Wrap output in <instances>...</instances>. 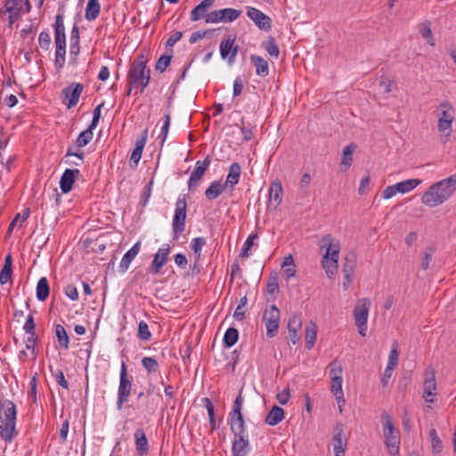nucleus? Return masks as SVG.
Returning a JSON list of instances; mask_svg holds the SVG:
<instances>
[{
	"instance_id": "nucleus-17",
	"label": "nucleus",
	"mask_w": 456,
	"mask_h": 456,
	"mask_svg": "<svg viewBox=\"0 0 456 456\" xmlns=\"http://www.w3.org/2000/svg\"><path fill=\"white\" fill-rule=\"evenodd\" d=\"M216 0H203L198 5H196L191 12V20L198 21L208 18L210 12V9L213 7Z\"/></svg>"
},
{
	"instance_id": "nucleus-55",
	"label": "nucleus",
	"mask_w": 456,
	"mask_h": 456,
	"mask_svg": "<svg viewBox=\"0 0 456 456\" xmlns=\"http://www.w3.org/2000/svg\"><path fill=\"white\" fill-rule=\"evenodd\" d=\"M248 299H247V294H245L239 302L238 306L235 309V312L233 314V317L237 321H242L245 318V312L241 311L242 307H244L247 305Z\"/></svg>"
},
{
	"instance_id": "nucleus-54",
	"label": "nucleus",
	"mask_w": 456,
	"mask_h": 456,
	"mask_svg": "<svg viewBox=\"0 0 456 456\" xmlns=\"http://www.w3.org/2000/svg\"><path fill=\"white\" fill-rule=\"evenodd\" d=\"M50 370H51V373L54 376L55 380L58 383V385H60L64 389H68L69 383L65 379L63 371L60 369L53 370L52 366H50Z\"/></svg>"
},
{
	"instance_id": "nucleus-25",
	"label": "nucleus",
	"mask_w": 456,
	"mask_h": 456,
	"mask_svg": "<svg viewBox=\"0 0 456 456\" xmlns=\"http://www.w3.org/2000/svg\"><path fill=\"white\" fill-rule=\"evenodd\" d=\"M54 28V44L66 45L65 27L63 23L62 14H57L55 17Z\"/></svg>"
},
{
	"instance_id": "nucleus-35",
	"label": "nucleus",
	"mask_w": 456,
	"mask_h": 456,
	"mask_svg": "<svg viewBox=\"0 0 456 456\" xmlns=\"http://www.w3.org/2000/svg\"><path fill=\"white\" fill-rule=\"evenodd\" d=\"M202 401H203V403L208 411L209 426H210L211 431L217 430L219 428V426L216 423V409H215L214 404L212 403L211 400L208 397H204L202 399Z\"/></svg>"
},
{
	"instance_id": "nucleus-37",
	"label": "nucleus",
	"mask_w": 456,
	"mask_h": 456,
	"mask_svg": "<svg viewBox=\"0 0 456 456\" xmlns=\"http://www.w3.org/2000/svg\"><path fill=\"white\" fill-rule=\"evenodd\" d=\"M356 259V254L354 251L347 253L344 257L342 273H346V276L348 274H354L357 261Z\"/></svg>"
},
{
	"instance_id": "nucleus-33",
	"label": "nucleus",
	"mask_w": 456,
	"mask_h": 456,
	"mask_svg": "<svg viewBox=\"0 0 456 456\" xmlns=\"http://www.w3.org/2000/svg\"><path fill=\"white\" fill-rule=\"evenodd\" d=\"M236 40V35H227L220 43V55L223 60L229 58L231 48Z\"/></svg>"
},
{
	"instance_id": "nucleus-62",
	"label": "nucleus",
	"mask_w": 456,
	"mask_h": 456,
	"mask_svg": "<svg viewBox=\"0 0 456 456\" xmlns=\"http://www.w3.org/2000/svg\"><path fill=\"white\" fill-rule=\"evenodd\" d=\"M153 185V179H151L143 188L141 194V204L145 206L151 197V190Z\"/></svg>"
},
{
	"instance_id": "nucleus-18",
	"label": "nucleus",
	"mask_w": 456,
	"mask_h": 456,
	"mask_svg": "<svg viewBox=\"0 0 456 456\" xmlns=\"http://www.w3.org/2000/svg\"><path fill=\"white\" fill-rule=\"evenodd\" d=\"M232 444V456H247L249 452V441L247 435L233 436Z\"/></svg>"
},
{
	"instance_id": "nucleus-20",
	"label": "nucleus",
	"mask_w": 456,
	"mask_h": 456,
	"mask_svg": "<svg viewBox=\"0 0 456 456\" xmlns=\"http://www.w3.org/2000/svg\"><path fill=\"white\" fill-rule=\"evenodd\" d=\"M343 431L344 426L341 422H337L334 428V436H333V451L334 452H341L342 456H344L346 439L343 438Z\"/></svg>"
},
{
	"instance_id": "nucleus-39",
	"label": "nucleus",
	"mask_w": 456,
	"mask_h": 456,
	"mask_svg": "<svg viewBox=\"0 0 456 456\" xmlns=\"http://www.w3.org/2000/svg\"><path fill=\"white\" fill-rule=\"evenodd\" d=\"M219 12L221 17V22L224 23L232 22L235 20H237L241 14V11L233 8L220 9Z\"/></svg>"
},
{
	"instance_id": "nucleus-30",
	"label": "nucleus",
	"mask_w": 456,
	"mask_h": 456,
	"mask_svg": "<svg viewBox=\"0 0 456 456\" xmlns=\"http://www.w3.org/2000/svg\"><path fill=\"white\" fill-rule=\"evenodd\" d=\"M284 414L285 411L281 407L273 405L266 415L265 421L269 426H276L284 419Z\"/></svg>"
},
{
	"instance_id": "nucleus-5",
	"label": "nucleus",
	"mask_w": 456,
	"mask_h": 456,
	"mask_svg": "<svg viewBox=\"0 0 456 456\" xmlns=\"http://www.w3.org/2000/svg\"><path fill=\"white\" fill-rule=\"evenodd\" d=\"M370 307V300L369 298H362L354 309V318L358 332L361 336L365 337L367 331V321L369 310Z\"/></svg>"
},
{
	"instance_id": "nucleus-12",
	"label": "nucleus",
	"mask_w": 456,
	"mask_h": 456,
	"mask_svg": "<svg viewBox=\"0 0 456 456\" xmlns=\"http://www.w3.org/2000/svg\"><path fill=\"white\" fill-rule=\"evenodd\" d=\"M440 107L444 110L438 117V131L440 133H445L447 130L451 131L452 129V123L453 121V109L450 102L446 101L443 102L440 104Z\"/></svg>"
},
{
	"instance_id": "nucleus-11",
	"label": "nucleus",
	"mask_w": 456,
	"mask_h": 456,
	"mask_svg": "<svg viewBox=\"0 0 456 456\" xmlns=\"http://www.w3.org/2000/svg\"><path fill=\"white\" fill-rule=\"evenodd\" d=\"M83 90L84 85L76 82L69 84L61 90V94L68 100V102H63L68 109H71L77 104Z\"/></svg>"
},
{
	"instance_id": "nucleus-16",
	"label": "nucleus",
	"mask_w": 456,
	"mask_h": 456,
	"mask_svg": "<svg viewBox=\"0 0 456 456\" xmlns=\"http://www.w3.org/2000/svg\"><path fill=\"white\" fill-rule=\"evenodd\" d=\"M170 253V247L167 245L166 248H159L158 253L154 256L151 265L149 266V272L153 274L160 273L161 268L166 265L168 260V255Z\"/></svg>"
},
{
	"instance_id": "nucleus-2",
	"label": "nucleus",
	"mask_w": 456,
	"mask_h": 456,
	"mask_svg": "<svg viewBox=\"0 0 456 456\" xmlns=\"http://www.w3.org/2000/svg\"><path fill=\"white\" fill-rule=\"evenodd\" d=\"M17 410L11 400L0 399V437L11 443L17 435L16 431Z\"/></svg>"
},
{
	"instance_id": "nucleus-58",
	"label": "nucleus",
	"mask_w": 456,
	"mask_h": 456,
	"mask_svg": "<svg viewBox=\"0 0 456 456\" xmlns=\"http://www.w3.org/2000/svg\"><path fill=\"white\" fill-rule=\"evenodd\" d=\"M343 378L342 376H335L331 379L330 390L334 395L343 393L342 390Z\"/></svg>"
},
{
	"instance_id": "nucleus-49",
	"label": "nucleus",
	"mask_w": 456,
	"mask_h": 456,
	"mask_svg": "<svg viewBox=\"0 0 456 456\" xmlns=\"http://www.w3.org/2000/svg\"><path fill=\"white\" fill-rule=\"evenodd\" d=\"M257 238H258L257 233H252L247 238L246 241L244 242V244L242 246L240 253V257H248V251L253 247L254 240Z\"/></svg>"
},
{
	"instance_id": "nucleus-31",
	"label": "nucleus",
	"mask_w": 456,
	"mask_h": 456,
	"mask_svg": "<svg viewBox=\"0 0 456 456\" xmlns=\"http://www.w3.org/2000/svg\"><path fill=\"white\" fill-rule=\"evenodd\" d=\"M398 433H384L385 444L392 456L399 454L400 438Z\"/></svg>"
},
{
	"instance_id": "nucleus-21",
	"label": "nucleus",
	"mask_w": 456,
	"mask_h": 456,
	"mask_svg": "<svg viewBox=\"0 0 456 456\" xmlns=\"http://www.w3.org/2000/svg\"><path fill=\"white\" fill-rule=\"evenodd\" d=\"M147 141V129H145L142 135L137 138L135 146L130 157V166L136 167L142 158V151Z\"/></svg>"
},
{
	"instance_id": "nucleus-6",
	"label": "nucleus",
	"mask_w": 456,
	"mask_h": 456,
	"mask_svg": "<svg viewBox=\"0 0 456 456\" xmlns=\"http://www.w3.org/2000/svg\"><path fill=\"white\" fill-rule=\"evenodd\" d=\"M93 130L94 129L88 126L78 134L73 144L68 147L65 154L66 159L69 157H76L78 160L84 159V151L80 149L86 146L91 142L94 136Z\"/></svg>"
},
{
	"instance_id": "nucleus-57",
	"label": "nucleus",
	"mask_w": 456,
	"mask_h": 456,
	"mask_svg": "<svg viewBox=\"0 0 456 456\" xmlns=\"http://www.w3.org/2000/svg\"><path fill=\"white\" fill-rule=\"evenodd\" d=\"M322 268L325 270L327 275L331 277L338 271V264L333 263L331 260L323 259L322 260Z\"/></svg>"
},
{
	"instance_id": "nucleus-59",
	"label": "nucleus",
	"mask_w": 456,
	"mask_h": 456,
	"mask_svg": "<svg viewBox=\"0 0 456 456\" xmlns=\"http://www.w3.org/2000/svg\"><path fill=\"white\" fill-rule=\"evenodd\" d=\"M330 375L331 379L333 377H335V376H342V374H343V366H342L341 362L338 359H334L330 363Z\"/></svg>"
},
{
	"instance_id": "nucleus-23",
	"label": "nucleus",
	"mask_w": 456,
	"mask_h": 456,
	"mask_svg": "<svg viewBox=\"0 0 456 456\" xmlns=\"http://www.w3.org/2000/svg\"><path fill=\"white\" fill-rule=\"evenodd\" d=\"M231 432L233 436L247 435L246 424L243 414H236L228 417Z\"/></svg>"
},
{
	"instance_id": "nucleus-34",
	"label": "nucleus",
	"mask_w": 456,
	"mask_h": 456,
	"mask_svg": "<svg viewBox=\"0 0 456 456\" xmlns=\"http://www.w3.org/2000/svg\"><path fill=\"white\" fill-rule=\"evenodd\" d=\"M50 287L49 281L46 277H42L39 279L37 284V298L44 302L49 297Z\"/></svg>"
},
{
	"instance_id": "nucleus-13",
	"label": "nucleus",
	"mask_w": 456,
	"mask_h": 456,
	"mask_svg": "<svg viewBox=\"0 0 456 456\" xmlns=\"http://www.w3.org/2000/svg\"><path fill=\"white\" fill-rule=\"evenodd\" d=\"M436 371L433 368L428 367L425 370L424 380V392L423 397L428 403H434L432 397L436 396Z\"/></svg>"
},
{
	"instance_id": "nucleus-14",
	"label": "nucleus",
	"mask_w": 456,
	"mask_h": 456,
	"mask_svg": "<svg viewBox=\"0 0 456 456\" xmlns=\"http://www.w3.org/2000/svg\"><path fill=\"white\" fill-rule=\"evenodd\" d=\"M247 15L251 19L255 25L261 30L269 31L272 28V20L269 16L256 8L248 7Z\"/></svg>"
},
{
	"instance_id": "nucleus-60",
	"label": "nucleus",
	"mask_w": 456,
	"mask_h": 456,
	"mask_svg": "<svg viewBox=\"0 0 456 456\" xmlns=\"http://www.w3.org/2000/svg\"><path fill=\"white\" fill-rule=\"evenodd\" d=\"M434 251H435V248L433 247H428L426 248V250L423 254L424 256H423V258L421 260V265H420V267L423 270H427L428 268L429 264L432 260Z\"/></svg>"
},
{
	"instance_id": "nucleus-10",
	"label": "nucleus",
	"mask_w": 456,
	"mask_h": 456,
	"mask_svg": "<svg viewBox=\"0 0 456 456\" xmlns=\"http://www.w3.org/2000/svg\"><path fill=\"white\" fill-rule=\"evenodd\" d=\"M211 163L210 156L208 155L204 160H198L196 162V166L191 172L189 181H188V189L191 191H193L198 187L199 182L202 179L204 174L208 169L209 165Z\"/></svg>"
},
{
	"instance_id": "nucleus-24",
	"label": "nucleus",
	"mask_w": 456,
	"mask_h": 456,
	"mask_svg": "<svg viewBox=\"0 0 456 456\" xmlns=\"http://www.w3.org/2000/svg\"><path fill=\"white\" fill-rule=\"evenodd\" d=\"M356 144L351 142L345 146L342 150V158L340 161V169L343 172H346L349 169L353 163V154L356 149Z\"/></svg>"
},
{
	"instance_id": "nucleus-52",
	"label": "nucleus",
	"mask_w": 456,
	"mask_h": 456,
	"mask_svg": "<svg viewBox=\"0 0 456 456\" xmlns=\"http://www.w3.org/2000/svg\"><path fill=\"white\" fill-rule=\"evenodd\" d=\"M266 291L270 295H275L279 292L278 277L276 274L269 276L266 284Z\"/></svg>"
},
{
	"instance_id": "nucleus-4",
	"label": "nucleus",
	"mask_w": 456,
	"mask_h": 456,
	"mask_svg": "<svg viewBox=\"0 0 456 456\" xmlns=\"http://www.w3.org/2000/svg\"><path fill=\"white\" fill-rule=\"evenodd\" d=\"M186 212V195H180L175 202V210L172 222L174 240H177L185 229Z\"/></svg>"
},
{
	"instance_id": "nucleus-47",
	"label": "nucleus",
	"mask_w": 456,
	"mask_h": 456,
	"mask_svg": "<svg viewBox=\"0 0 456 456\" xmlns=\"http://www.w3.org/2000/svg\"><path fill=\"white\" fill-rule=\"evenodd\" d=\"M172 54H163L161 55L155 64V70L159 73H163L167 68L170 65Z\"/></svg>"
},
{
	"instance_id": "nucleus-9",
	"label": "nucleus",
	"mask_w": 456,
	"mask_h": 456,
	"mask_svg": "<svg viewBox=\"0 0 456 456\" xmlns=\"http://www.w3.org/2000/svg\"><path fill=\"white\" fill-rule=\"evenodd\" d=\"M22 0H6L4 6L0 11L1 18L8 20L9 27L17 21L24 12L21 6Z\"/></svg>"
},
{
	"instance_id": "nucleus-7",
	"label": "nucleus",
	"mask_w": 456,
	"mask_h": 456,
	"mask_svg": "<svg viewBox=\"0 0 456 456\" xmlns=\"http://www.w3.org/2000/svg\"><path fill=\"white\" fill-rule=\"evenodd\" d=\"M280 317V310L275 305H270V308L265 309L263 313V322L266 328V337L268 338H272L277 335Z\"/></svg>"
},
{
	"instance_id": "nucleus-19",
	"label": "nucleus",
	"mask_w": 456,
	"mask_h": 456,
	"mask_svg": "<svg viewBox=\"0 0 456 456\" xmlns=\"http://www.w3.org/2000/svg\"><path fill=\"white\" fill-rule=\"evenodd\" d=\"M147 73L151 75V69H147V67L131 64L126 75V81L128 85H134L139 80H142L147 77Z\"/></svg>"
},
{
	"instance_id": "nucleus-36",
	"label": "nucleus",
	"mask_w": 456,
	"mask_h": 456,
	"mask_svg": "<svg viewBox=\"0 0 456 456\" xmlns=\"http://www.w3.org/2000/svg\"><path fill=\"white\" fill-rule=\"evenodd\" d=\"M100 11L101 5L98 0H88L85 17L87 20H94L99 16Z\"/></svg>"
},
{
	"instance_id": "nucleus-61",
	"label": "nucleus",
	"mask_w": 456,
	"mask_h": 456,
	"mask_svg": "<svg viewBox=\"0 0 456 456\" xmlns=\"http://www.w3.org/2000/svg\"><path fill=\"white\" fill-rule=\"evenodd\" d=\"M398 359H399V352L397 350V343L395 341L393 343V346H392V349H391L389 356H388L387 366L394 368L398 363Z\"/></svg>"
},
{
	"instance_id": "nucleus-44",
	"label": "nucleus",
	"mask_w": 456,
	"mask_h": 456,
	"mask_svg": "<svg viewBox=\"0 0 456 456\" xmlns=\"http://www.w3.org/2000/svg\"><path fill=\"white\" fill-rule=\"evenodd\" d=\"M429 437L431 442L432 452L434 453L441 452L444 448L443 442L438 436L436 430L435 428H431L429 430Z\"/></svg>"
},
{
	"instance_id": "nucleus-42",
	"label": "nucleus",
	"mask_w": 456,
	"mask_h": 456,
	"mask_svg": "<svg viewBox=\"0 0 456 456\" xmlns=\"http://www.w3.org/2000/svg\"><path fill=\"white\" fill-rule=\"evenodd\" d=\"M66 45H55V60L54 66L56 69L61 70L65 64L66 60Z\"/></svg>"
},
{
	"instance_id": "nucleus-32",
	"label": "nucleus",
	"mask_w": 456,
	"mask_h": 456,
	"mask_svg": "<svg viewBox=\"0 0 456 456\" xmlns=\"http://www.w3.org/2000/svg\"><path fill=\"white\" fill-rule=\"evenodd\" d=\"M251 61L256 66V73L260 77H266L269 73L268 62L261 56L252 54Z\"/></svg>"
},
{
	"instance_id": "nucleus-41",
	"label": "nucleus",
	"mask_w": 456,
	"mask_h": 456,
	"mask_svg": "<svg viewBox=\"0 0 456 456\" xmlns=\"http://www.w3.org/2000/svg\"><path fill=\"white\" fill-rule=\"evenodd\" d=\"M317 337V326L310 322L305 328V347L310 350L314 347Z\"/></svg>"
},
{
	"instance_id": "nucleus-1",
	"label": "nucleus",
	"mask_w": 456,
	"mask_h": 456,
	"mask_svg": "<svg viewBox=\"0 0 456 456\" xmlns=\"http://www.w3.org/2000/svg\"><path fill=\"white\" fill-rule=\"evenodd\" d=\"M456 191V174L432 184L422 195L421 201L436 207L447 200Z\"/></svg>"
},
{
	"instance_id": "nucleus-64",
	"label": "nucleus",
	"mask_w": 456,
	"mask_h": 456,
	"mask_svg": "<svg viewBox=\"0 0 456 456\" xmlns=\"http://www.w3.org/2000/svg\"><path fill=\"white\" fill-rule=\"evenodd\" d=\"M79 53H80L79 43H70L69 54H70V63L71 64L77 65V56H78Z\"/></svg>"
},
{
	"instance_id": "nucleus-56",
	"label": "nucleus",
	"mask_w": 456,
	"mask_h": 456,
	"mask_svg": "<svg viewBox=\"0 0 456 456\" xmlns=\"http://www.w3.org/2000/svg\"><path fill=\"white\" fill-rule=\"evenodd\" d=\"M242 404H243V397H242V391L240 390L239 392V395L236 396V398L233 402L232 409L231 412L229 413V416L242 413Z\"/></svg>"
},
{
	"instance_id": "nucleus-15",
	"label": "nucleus",
	"mask_w": 456,
	"mask_h": 456,
	"mask_svg": "<svg viewBox=\"0 0 456 456\" xmlns=\"http://www.w3.org/2000/svg\"><path fill=\"white\" fill-rule=\"evenodd\" d=\"M81 175V173L78 169H70L67 168L61 176L60 179V188L63 194L69 193L76 182V179Z\"/></svg>"
},
{
	"instance_id": "nucleus-48",
	"label": "nucleus",
	"mask_w": 456,
	"mask_h": 456,
	"mask_svg": "<svg viewBox=\"0 0 456 456\" xmlns=\"http://www.w3.org/2000/svg\"><path fill=\"white\" fill-rule=\"evenodd\" d=\"M381 419L384 421V433H398L394 426L392 417L387 411L382 412Z\"/></svg>"
},
{
	"instance_id": "nucleus-43",
	"label": "nucleus",
	"mask_w": 456,
	"mask_h": 456,
	"mask_svg": "<svg viewBox=\"0 0 456 456\" xmlns=\"http://www.w3.org/2000/svg\"><path fill=\"white\" fill-rule=\"evenodd\" d=\"M55 335L58 338L60 346L64 349H68L69 345V338L66 332L65 328L62 325H61V324L55 325Z\"/></svg>"
},
{
	"instance_id": "nucleus-46",
	"label": "nucleus",
	"mask_w": 456,
	"mask_h": 456,
	"mask_svg": "<svg viewBox=\"0 0 456 456\" xmlns=\"http://www.w3.org/2000/svg\"><path fill=\"white\" fill-rule=\"evenodd\" d=\"M206 243H207V241H206L205 238H203V237L194 238L191 241L190 247H191V249L194 252L197 260L200 259L202 248L206 245Z\"/></svg>"
},
{
	"instance_id": "nucleus-53",
	"label": "nucleus",
	"mask_w": 456,
	"mask_h": 456,
	"mask_svg": "<svg viewBox=\"0 0 456 456\" xmlns=\"http://www.w3.org/2000/svg\"><path fill=\"white\" fill-rule=\"evenodd\" d=\"M302 327L301 314H293L288 322V331L299 330Z\"/></svg>"
},
{
	"instance_id": "nucleus-38",
	"label": "nucleus",
	"mask_w": 456,
	"mask_h": 456,
	"mask_svg": "<svg viewBox=\"0 0 456 456\" xmlns=\"http://www.w3.org/2000/svg\"><path fill=\"white\" fill-rule=\"evenodd\" d=\"M421 183V180L419 179H409L403 182H399L395 185V189L399 193H406L411 191H412L414 188H416L419 184Z\"/></svg>"
},
{
	"instance_id": "nucleus-40",
	"label": "nucleus",
	"mask_w": 456,
	"mask_h": 456,
	"mask_svg": "<svg viewBox=\"0 0 456 456\" xmlns=\"http://www.w3.org/2000/svg\"><path fill=\"white\" fill-rule=\"evenodd\" d=\"M239 339V330L234 327H230L226 330L223 343L225 347H232L233 346Z\"/></svg>"
},
{
	"instance_id": "nucleus-63",
	"label": "nucleus",
	"mask_w": 456,
	"mask_h": 456,
	"mask_svg": "<svg viewBox=\"0 0 456 456\" xmlns=\"http://www.w3.org/2000/svg\"><path fill=\"white\" fill-rule=\"evenodd\" d=\"M103 104H104L103 102L100 103L94 110L93 118L91 120L90 125L88 126L90 128L94 129L98 126L100 118H101V111H102V108L103 107Z\"/></svg>"
},
{
	"instance_id": "nucleus-8",
	"label": "nucleus",
	"mask_w": 456,
	"mask_h": 456,
	"mask_svg": "<svg viewBox=\"0 0 456 456\" xmlns=\"http://www.w3.org/2000/svg\"><path fill=\"white\" fill-rule=\"evenodd\" d=\"M320 248L321 250L325 249L323 259H329L338 264L340 252V242L338 240L333 239L330 234H325L320 240Z\"/></svg>"
},
{
	"instance_id": "nucleus-27",
	"label": "nucleus",
	"mask_w": 456,
	"mask_h": 456,
	"mask_svg": "<svg viewBox=\"0 0 456 456\" xmlns=\"http://www.w3.org/2000/svg\"><path fill=\"white\" fill-rule=\"evenodd\" d=\"M141 249V242L137 241L122 257L119 265V272L125 273L131 262L134 259Z\"/></svg>"
},
{
	"instance_id": "nucleus-26",
	"label": "nucleus",
	"mask_w": 456,
	"mask_h": 456,
	"mask_svg": "<svg viewBox=\"0 0 456 456\" xmlns=\"http://www.w3.org/2000/svg\"><path fill=\"white\" fill-rule=\"evenodd\" d=\"M134 444L137 453L140 456L146 455L149 452L148 439L142 428H137L134 432Z\"/></svg>"
},
{
	"instance_id": "nucleus-45",
	"label": "nucleus",
	"mask_w": 456,
	"mask_h": 456,
	"mask_svg": "<svg viewBox=\"0 0 456 456\" xmlns=\"http://www.w3.org/2000/svg\"><path fill=\"white\" fill-rule=\"evenodd\" d=\"M263 46L271 56L278 58L280 50L273 37H269Z\"/></svg>"
},
{
	"instance_id": "nucleus-28",
	"label": "nucleus",
	"mask_w": 456,
	"mask_h": 456,
	"mask_svg": "<svg viewBox=\"0 0 456 456\" xmlns=\"http://www.w3.org/2000/svg\"><path fill=\"white\" fill-rule=\"evenodd\" d=\"M282 199V186L280 181L276 180L273 182L269 188V202L277 208Z\"/></svg>"
},
{
	"instance_id": "nucleus-3",
	"label": "nucleus",
	"mask_w": 456,
	"mask_h": 456,
	"mask_svg": "<svg viewBox=\"0 0 456 456\" xmlns=\"http://www.w3.org/2000/svg\"><path fill=\"white\" fill-rule=\"evenodd\" d=\"M132 381L133 377L128 375L126 364L122 362L117 399V409L118 411L122 410L124 403H127L129 396L131 395L133 388Z\"/></svg>"
},
{
	"instance_id": "nucleus-50",
	"label": "nucleus",
	"mask_w": 456,
	"mask_h": 456,
	"mask_svg": "<svg viewBox=\"0 0 456 456\" xmlns=\"http://www.w3.org/2000/svg\"><path fill=\"white\" fill-rule=\"evenodd\" d=\"M142 365L148 371V373L156 372L159 370V363L153 357H143L142 359Z\"/></svg>"
},
{
	"instance_id": "nucleus-51",
	"label": "nucleus",
	"mask_w": 456,
	"mask_h": 456,
	"mask_svg": "<svg viewBox=\"0 0 456 456\" xmlns=\"http://www.w3.org/2000/svg\"><path fill=\"white\" fill-rule=\"evenodd\" d=\"M138 338L142 341H148L151 338V333L148 324L144 321H141L138 324Z\"/></svg>"
},
{
	"instance_id": "nucleus-22",
	"label": "nucleus",
	"mask_w": 456,
	"mask_h": 456,
	"mask_svg": "<svg viewBox=\"0 0 456 456\" xmlns=\"http://www.w3.org/2000/svg\"><path fill=\"white\" fill-rule=\"evenodd\" d=\"M240 175V165L238 162H233L229 167L228 175L224 182L230 191H234V186L239 183Z\"/></svg>"
},
{
	"instance_id": "nucleus-29",
	"label": "nucleus",
	"mask_w": 456,
	"mask_h": 456,
	"mask_svg": "<svg viewBox=\"0 0 456 456\" xmlns=\"http://www.w3.org/2000/svg\"><path fill=\"white\" fill-rule=\"evenodd\" d=\"M225 189H228V187L224 183H222L221 181H214L205 191V197L208 200H214L217 199Z\"/></svg>"
}]
</instances>
